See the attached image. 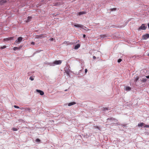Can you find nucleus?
Returning <instances> with one entry per match:
<instances>
[{
    "mask_svg": "<svg viewBox=\"0 0 149 149\" xmlns=\"http://www.w3.org/2000/svg\"><path fill=\"white\" fill-rule=\"evenodd\" d=\"M62 63L61 60L56 61L53 63H49L47 64L50 66H54L55 65L60 64Z\"/></svg>",
    "mask_w": 149,
    "mask_h": 149,
    "instance_id": "f257e3e1",
    "label": "nucleus"
},
{
    "mask_svg": "<svg viewBox=\"0 0 149 149\" xmlns=\"http://www.w3.org/2000/svg\"><path fill=\"white\" fill-rule=\"evenodd\" d=\"M74 26L75 27L81 28L82 29H84V28H86V27L84 26L83 25L79 24H73Z\"/></svg>",
    "mask_w": 149,
    "mask_h": 149,
    "instance_id": "f03ea898",
    "label": "nucleus"
},
{
    "mask_svg": "<svg viewBox=\"0 0 149 149\" xmlns=\"http://www.w3.org/2000/svg\"><path fill=\"white\" fill-rule=\"evenodd\" d=\"M146 28L147 26H146L144 24H143L141 26L139 27V30H145L146 29Z\"/></svg>",
    "mask_w": 149,
    "mask_h": 149,
    "instance_id": "7ed1b4c3",
    "label": "nucleus"
},
{
    "mask_svg": "<svg viewBox=\"0 0 149 149\" xmlns=\"http://www.w3.org/2000/svg\"><path fill=\"white\" fill-rule=\"evenodd\" d=\"M23 38L21 37H19L18 38L17 40L15 41V42L17 44H19L22 40Z\"/></svg>",
    "mask_w": 149,
    "mask_h": 149,
    "instance_id": "20e7f679",
    "label": "nucleus"
},
{
    "mask_svg": "<svg viewBox=\"0 0 149 149\" xmlns=\"http://www.w3.org/2000/svg\"><path fill=\"white\" fill-rule=\"evenodd\" d=\"M149 38V34H146L143 35L142 37V38L143 40H146Z\"/></svg>",
    "mask_w": 149,
    "mask_h": 149,
    "instance_id": "39448f33",
    "label": "nucleus"
},
{
    "mask_svg": "<svg viewBox=\"0 0 149 149\" xmlns=\"http://www.w3.org/2000/svg\"><path fill=\"white\" fill-rule=\"evenodd\" d=\"M143 77L140 78L139 81H141L143 82H145L146 81V79L145 78V76H144Z\"/></svg>",
    "mask_w": 149,
    "mask_h": 149,
    "instance_id": "423d86ee",
    "label": "nucleus"
},
{
    "mask_svg": "<svg viewBox=\"0 0 149 149\" xmlns=\"http://www.w3.org/2000/svg\"><path fill=\"white\" fill-rule=\"evenodd\" d=\"M14 37H9L4 38L3 39L4 41H8L11 40H13Z\"/></svg>",
    "mask_w": 149,
    "mask_h": 149,
    "instance_id": "0eeeda50",
    "label": "nucleus"
},
{
    "mask_svg": "<svg viewBox=\"0 0 149 149\" xmlns=\"http://www.w3.org/2000/svg\"><path fill=\"white\" fill-rule=\"evenodd\" d=\"M36 91L38 93H39L41 95H43L44 94V92L40 90L37 89Z\"/></svg>",
    "mask_w": 149,
    "mask_h": 149,
    "instance_id": "6e6552de",
    "label": "nucleus"
},
{
    "mask_svg": "<svg viewBox=\"0 0 149 149\" xmlns=\"http://www.w3.org/2000/svg\"><path fill=\"white\" fill-rule=\"evenodd\" d=\"M86 13L84 11H82V12H80L78 13L77 14V15H81L85 14Z\"/></svg>",
    "mask_w": 149,
    "mask_h": 149,
    "instance_id": "1a4fd4ad",
    "label": "nucleus"
},
{
    "mask_svg": "<svg viewBox=\"0 0 149 149\" xmlns=\"http://www.w3.org/2000/svg\"><path fill=\"white\" fill-rule=\"evenodd\" d=\"M80 46V45L79 44H77L75 45L74 47V49H78Z\"/></svg>",
    "mask_w": 149,
    "mask_h": 149,
    "instance_id": "9d476101",
    "label": "nucleus"
},
{
    "mask_svg": "<svg viewBox=\"0 0 149 149\" xmlns=\"http://www.w3.org/2000/svg\"><path fill=\"white\" fill-rule=\"evenodd\" d=\"M125 90L127 91H129L131 90V88L129 86L125 87Z\"/></svg>",
    "mask_w": 149,
    "mask_h": 149,
    "instance_id": "9b49d317",
    "label": "nucleus"
},
{
    "mask_svg": "<svg viewBox=\"0 0 149 149\" xmlns=\"http://www.w3.org/2000/svg\"><path fill=\"white\" fill-rule=\"evenodd\" d=\"M32 18V17L31 16H29L27 18V19L26 21V22H29L31 21Z\"/></svg>",
    "mask_w": 149,
    "mask_h": 149,
    "instance_id": "f8f14e48",
    "label": "nucleus"
},
{
    "mask_svg": "<svg viewBox=\"0 0 149 149\" xmlns=\"http://www.w3.org/2000/svg\"><path fill=\"white\" fill-rule=\"evenodd\" d=\"M76 104V103L74 102H71L69 103L68 104V106H70L72 105H74Z\"/></svg>",
    "mask_w": 149,
    "mask_h": 149,
    "instance_id": "ddd939ff",
    "label": "nucleus"
},
{
    "mask_svg": "<svg viewBox=\"0 0 149 149\" xmlns=\"http://www.w3.org/2000/svg\"><path fill=\"white\" fill-rule=\"evenodd\" d=\"M6 2V1H5V0H2V1H0V3L1 5H2V4H3V3H5Z\"/></svg>",
    "mask_w": 149,
    "mask_h": 149,
    "instance_id": "4468645a",
    "label": "nucleus"
},
{
    "mask_svg": "<svg viewBox=\"0 0 149 149\" xmlns=\"http://www.w3.org/2000/svg\"><path fill=\"white\" fill-rule=\"evenodd\" d=\"M20 49V48L19 47H15L13 48V50L14 51H15L16 50L18 49V50H19Z\"/></svg>",
    "mask_w": 149,
    "mask_h": 149,
    "instance_id": "2eb2a0df",
    "label": "nucleus"
},
{
    "mask_svg": "<svg viewBox=\"0 0 149 149\" xmlns=\"http://www.w3.org/2000/svg\"><path fill=\"white\" fill-rule=\"evenodd\" d=\"M144 125V123H140L138 124V126L139 127H142Z\"/></svg>",
    "mask_w": 149,
    "mask_h": 149,
    "instance_id": "dca6fc26",
    "label": "nucleus"
},
{
    "mask_svg": "<svg viewBox=\"0 0 149 149\" xmlns=\"http://www.w3.org/2000/svg\"><path fill=\"white\" fill-rule=\"evenodd\" d=\"M139 77L138 76H136V77L134 79V81L136 82L139 80Z\"/></svg>",
    "mask_w": 149,
    "mask_h": 149,
    "instance_id": "f3484780",
    "label": "nucleus"
},
{
    "mask_svg": "<svg viewBox=\"0 0 149 149\" xmlns=\"http://www.w3.org/2000/svg\"><path fill=\"white\" fill-rule=\"evenodd\" d=\"M6 47V46H3V47H0V49H4Z\"/></svg>",
    "mask_w": 149,
    "mask_h": 149,
    "instance_id": "a211bd4d",
    "label": "nucleus"
},
{
    "mask_svg": "<svg viewBox=\"0 0 149 149\" xmlns=\"http://www.w3.org/2000/svg\"><path fill=\"white\" fill-rule=\"evenodd\" d=\"M34 78L32 77H31L29 78V79L31 80V81H33L34 80Z\"/></svg>",
    "mask_w": 149,
    "mask_h": 149,
    "instance_id": "6ab92c4d",
    "label": "nucleus"
},
{
    "mask_svg": "<svg viewBox=\"0 0 149 149\" xmlns=\"http://www.w3.org/2000/svg\"><path fill=\"white\" fill-rule=\"evenodd\" d=\"M108 120H116L114 118H108V119H107Z\"/></svg>",
    "mask_w": 149,
    "mask_h": 149,
    "instance_id": "aec40b11",
    "label": "nucleus"
},
{
    "mask_svg": "<svg viewBox=\"0 0 149 149\" xmlns=\"http://www.w3.org/2000/svg\"><path fill=\"white\" fill-rule=\"evenodd\" d=\"M116 10V8H111V11H115Z\"/></svg>",
    "mask_w": 149,
    "mask_h": 149,
    "instance_id": "412c9836",
    "label": "nucleus"
},
{
    "mask_svg": "<svg viewBox=\"0 0 149 149\" xmlns=\"http://www.w3.org/2000/svg\"><path fill=\"white\" fill-rule=\"evenodd\" d=\"M13 130L14 131H16L17 130V129L15 128H13Z\"/></svg>",
    "mask_w": 149,
    "mask_h": 149,
    "instance_id": "4be33fe9",
    "label": "nucleus"
},
{
    "mask_svg": "<svg viewBox=\"0 0 149 149\" xmlns=\"http://www.w3.org/2000/svg\"><path fill=\"white\" fill-rule=\"evenodd\" d=\"M121 61H122V60H121V59H119L118 60V63H120V62H121Z\"/></svg>",
    "mask_w": 149,
    "mask_h": 149,
    "instance_id": "5701e85b",
    "label": "nucleus"
},
{
    "mask_svg": "<svg viewBox=\"0 0 149 149\" xmlns=\"http://www.w3.org/2000/svg\"><path fill=\"white\" fill-rule=\"evenodd\" d=\"M14 107L16 108H19V107L18 106L16 105H14Z\"/></svg>",
    "mask_w": 149,
    "mask_h": 149,
    "instance_id": "b1692460",
    "label": "nucleus"
},
{
    "mask_svg": "<svg viewBox=\"0 0 149 149\" xmlns=\"http://www.w3.org/2000/svg\"><path fill=\"white\" fill-rule=\"evenodd\" d=\"M54 39L53 38H50L49 39V40H50L51 41H53Z\"/></svg>",
    "mask_w": 149,
    "mask_h": 149,
    "instance_id": "393cba45",
    "label": "nucleus"
},
{
    "mask_svg": "<svg viewBox=\"0 0 149 149\" xmlns=\"http://www.w3.org/2000/svg\"><path fill=\"white\" fill-rule=\"evenodd\" d=\"M36 141L37 142H39L40 141V140L38 139H37L36 140Z\"/></svg>",
    "mask_w": 149,
    "mask_h": 149,
    "instance_id": "a878e982",
    "label": "nucleus"
},
{
    "mask_svg": "<svg viewBox=\"0 0 149 149\" xmlns=\"http://www.w3.org/2000/svg\"><path fill=\"white\" fill-rule=\"evenodd\" d=\"M145 127H149V125H146L145 126Z\"/></svg>",
    "mask_w": 149,
    "mask_h": 149,
    "instance_id": "bb28decb",
    "label": "nucleus"
},
{
    "mask_svg": "<svg viewBox=\"0 0 149 149\" xmlns=\"http://www.w3.org/2000/svg\"><path fill=\"white\" fill-rule=\"evenodd\" d=\"M145 78H147L148 79H149V75L148 76H145Z\"/></svg>",
    "mask_w": 149,
    "mask_h": 149,
    "instance_id": "cd10ccee",
    "label": "nucleus"
},
{
    "mask_svg": "<svg viewBox=\"0 0 149 149\" xmlns=\"http://www.w3.org/2000/svg\"><path fill=\"white\" fill-rule=\"evenodd\" d=\"M35 42H32L31 43V44L33 45H34L35 44Z\"/></svg>",
    "mask_w": 149,
    "mask_h": 149,
    "instance_id": "c85d7f7f",
    "label": "nucleus"
},
{
    "mask_svg": "<svg viewBox=\"0 0 149 149\" xmlns=\"http://www.w3.org/2000/svg\"><path fill=\"white\" fill-rule=\"evenodd\" d=\"M85 72L86 73H87V70L86 69H85Z\"/></svg>",
    "mask_w": 149,
    "mask_h": 149,
    "instance_id": "c756f323",
    "label": "nucleus"
},
{
    "mask_svg": "<svg viewBox=\"0 0 149 149\" xmlns=\"http://www.w3.org/2000/svg\"><path fill=\"white\" fill-rule=\"evenodd\" d=\"M85 37H86V35H85V34H84V35H83V37L84 38H85Z\"/></svg>",
    "mask_w": 149,
    "mask_h": 149,
    "instance_id": "7c9ffc66",
    "label": "nucleus"
},
{
    "mask_svg": "<svg viewBox=\"0 0 149 149\" xmlns=\"http://www.w3.org/2000/svg\"><path fill=\"white\" fill-rule=\"evenodd\" d=\"M93 59H95L96 58V57H95V56H93Z\"/></svg>",
    "mask_w": 149,
    "mask_h": 149,
    "instance_id": "2f4dec72",
    "label": "nucleus"
},
{
    "mask_svg": "<svg viewBox=\"0 0 149 149\" xmlns=\"http://www.w3.org/2000/svg\"><path fill=\"white\" fill-rule=\"evenodd\" d=\"M107 108H105L104 109V110L105 111L106 110H107Z\"/></svg>",
    "mask_w": 149,
    "mask_h": 149,
    "instance_id": "473e14b6",
    "label": "nucleus"
},
{
    "mask_svg": "<svg viewBox=\"0 0 149 149\" xmlns=\"http://www.w3.org/2000/svg\"><path fill=\"white\" fill-rule=\"evenodd\" d=\"M56 5L58 6H60V5L58 4V3H57L56 4Z\"/></svg>",
    "mask_w": 149,
    "mask_h": 149,
    "instance_id": "72a5a7b5",
    "label": "nucleus"
},
{
    "mask_svg": "<svg viewBox=\"0 0 149 149\" xmlns=\"http://www.w3.org/2000/svg\"><path fill=\"white\" fill-rule=\"evenodd\" d=\"M66 73L68 74H69V73L68 72H67Z\"/></svg>",
    "mask_w": 149,
    "mask_h": 149,
    "instance_id": "f704fd0d",
    "label": "nucleus"
},
{
    "mask_svg": "<svg viewBox=\"0 0 149 149\" xmlns=\"http://www.w3.org/2000/svg\"><path fill=\"white\" fill-rule=\"evenodd\" d=\"M148 28H149V24H148Z\"/></svg>",
    "mask_w": 149,
    "mask_h": 149,
    "instance_id": "c9c22d12",
    "label": "nucleus"
},
{
    "mask_svg": "<svg viewBox=\"0 0 149 149\" xmlns=\"http://www.w3.org/2000/svg\"><path fill=\"white\" fill-rule=\"evenodd\" d=\"M97 128L99 129V127H97Z\"/></svg>",
    "mask_w": 149,
    "mask_h": 149,
    "instance_id": "e433bc0d",
    "label": "nucleus"
},
{
    "mask_svg": "<svg viewBox=\"0 0 149 149\" xmlns=\"http://www.w3.org/2000/svg\"><path fill=\"white\" fill-rule=\"evenodd\" d=\"M67 90H65V91H66Z\"/></svg>",
    "mask_w": 149,
    "mask_h": 149,
    "instance_id": "4c0bfd02",
    "label": "nucleus"
},
{
    "mask_svg": "<svg viewBox=\"0 0 149 149\" xmlns=\"http://www.w3.org/2000/svg\"><path fill=\"white\" fill-rule=\"evenodd\" d=\"M66 42V41H65V42H64V43H65V42Z\"/></svg>",
    "mask_w": 149,
    "mask_h": 149,
    "instance_id": "58836bf2",
    "label": "nucleus"
},
{
    "mask_svg": "<svg viewBox=\"0 0 149 149\" xmlns=\"http://www.w3.org/2000/svg\"><path fill=\"white\" fill-rule=\"evenodd\" d=\"M148 56H149V54H148Z\"/></svg>",
    "mask_w": 149,
    "mask_h": 149,
    "instance_id": "ea45409f",
    "label": "nucleus"
},
{
    "mask_svg": "<svg viewBox=\"0 0 149 149\" xmlns=\"http://www.w3.org/2000/svg\"><path fill=\"white\" fill-rule=\"evenodd\" d=\"M105 36V35H103V36Z\"/></svg>",
    "mask_w": 149,
    "mask_h": 149,
    "instance_id": "a19ab883",
    "label": "nucleus"
}]
</instances>
